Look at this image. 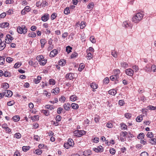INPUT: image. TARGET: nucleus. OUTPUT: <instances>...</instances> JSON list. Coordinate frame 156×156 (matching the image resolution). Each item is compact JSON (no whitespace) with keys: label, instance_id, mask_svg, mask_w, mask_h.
Segmentation results:
<instances>
[{"label":"nucleus","instance_id":"f257e3e1","mask_svg":"<svg viewBox=\"0 0 156 156\" xmlns=\"http://www.w3.org/2000/svg\"><path fill=\"white\" fill-rule=\"evenodd\" d=\"M144 14L142 12H138L136 13L132 18V21L135 23H139L144 17Z\"/></svg>","mask_w":156,"mask_h":156},{"label":"nucleus","instance_id":"f03ea898","mask_svg":"<svg viewBox=\"0 0 156 156\" xmlns=\"http://www.w3.org/2000/svg\"><path fill=\"white\" fill-rule=\"evenodd\" d=\"M17 30L18 32L20 34L23 33L25 34L27 31V30L26 28V27L24 25H23L22 27L18 26L17 27Z\"/></svg>","mask_w":156,"mask_h":156},{"label":"nucleus","instance_id":"7ed1b4c3","mask_svg":"<svg viewBox=\"0 0 156 156\" xmlns=\"http://www.w3.org/2000/svg\"><path fill=\"white\" fill-rule=\"evenodd\" d=\"M85 132L83 130H76L74 132V135L77 137H80L84 134Z\"/></svg>","mask_w":156,"mask_h":156},{"label":"nucleus","instance_id":"20e7f679","mask_svg":"<svg viewBox=\"0 0 156 156\" xmlns=\"http://www.w3.org/2000/svg\"><path fill=\"white\" fill-rule=\"evenodd\" d=\"M125 72L127 75L132 76L133 75L134 71L131 69L129 68L125 70Z\"/></svg>","mask_w":156,"mask_h":156},{"label":"nucleus","instance_id":"39448f33","mask_svg":"<svg viewBox=\"0 0 156 156\" xmlns=\"http://www.w3.org/2000/svg\"><path fill=\"white\" fill-rule=\"evenodd\" d=\"M13 39V38L9 34H7L5 40L6 41L8 44L10 43L11 41Z\"/></svg>","mask_w":156,"mask_h":156},{"label":"nucleus","instance_id":"423d86ee","mask_svg":"<svg viewBox=\"0 0 156 156\" xmlns=\"http://www.w3.org/2000/svg\"><path fill=\"white\" fill-rule=\"evenodd\" d=\"M3 93H4L5 96L8 97H10L12 95V92L10 90H5V92Z\"/></svg>","mask_w":156,"mask_h":156},{"label":"nucleus","instance_id":"0eeeda50","mask_svg":"<svg viewBox=\"0 0 156 156\" xmlns=\"http://www.w3.org/2000/svg\"><path fill=\"white\" fill-rule=\"evenodd\" d=\"M93 150L95 152H102L103 151V148L101 146H99L97 148H94Z\"/></svg>","mask_w":156,"mask_h":156},{"label":"nucleus","instance_id":"6e6552de","mask_svg":"<svg viewBox=\"0 0 156 156\" xmlns=\"http://www.w3.org/2000/svg\"><path fill=\"white\" fill-rule=\"evenodd\" d=\"M6 43H7V42L5 40V41H2L0 44V51H1L4 49L6 46Z\"/></svg>","mask_w":156,"mask_h":156},{"label":"nucleus","instance_id":"1a4fd4ad","mask_svg":"<svg viewBox=\"0 0 156 156\" xmlns=\"http://www.w3.org/2000/svg\"><path fill=\"white\" fill-rule=\"evenodd\" d=\"M49 16L48 14H45L41 17V19L43 21L46 22L49 19Z\"/></svg>","mask_w":156,"mask_h":156},{"label":"nucleus","instance_id":"9d476101","mask_svg":"<svg viewBox=\"0 0 156 156\" xmlns=\"http://www.w3.org/2000/svg\"><path fill=\"white\" fill-rule=\"evenodd\" d=\"M57 53V50L56 49H55L51 52L49 55L50 57H54L55 56Z\"/></svg>","mask_w":156,"mask_h":156},{"label":"nucleus","instance_id":"9b49d317","mask_svg":"<svg viewBox=\"0 0 156 156\" xmlns=\"http://www.w3.org/2000/svg\"><path fill=\"white\" fill-rule=\"evenodd\" d=\"M122 26L125 28H127L128 27H131V24L129 22L127 21H125L123 22Z\"/></svg>","mask_w":156,"mask_h":156},{"label":"nucleus","instance_id":"f8f14e48","mask_svg":"<svg viewBox=\"0 0 156 156\" xmlns=\"http://www.w3.org/2000/svg\"><path fill=\"white\" fill-rule=\"evenodd\" d=\"M144 69L147 72H151V65L150 64L147 65Z\"/></svg>","mask_w":156,"mask_h":156},{"label":"nucleus","instance_id":"ddd939ff","mask_svg":"<svg viewBox=\"0 0 156 156\" xmlns=\"http://www.w3.org/2000/svg\"><path fill=\"white\" fill-rule=\"evenodd\" d=\"M74 74L71 73L67 74L66 76V79L69 80H71L74 78Z\"/></svg>","mask_w":156,"mask_h":156},{"label":"nucleus","instance_id":"4468645a","mask_svg":"<svg viewBox=\"0 0 156 156\" xmlns=\"http://www.w3.org/2000/svg\"><path fill=\"white\" fill-rule=\"evenodd\" d=\"M90 86L93 89V91H95V89L98 88V85L95 83H92L90 84Z\"/></svg>","mask_w":156,"mask_h":156},{"label":"nucleus","instance_id":"2eb2a0df","mask_svg":"<svg viewBox=\"0 0 156 156\" xmlns=\"http://www.w3.org/2000/svg\"><path fill=\"white\" fill-rule=\"evenodd\" d=\"M63 107L65 110L68 111L70 108V105L69 103H66L64 104Z\"/></svg>","mask_w":156,"mask_h":156},{"label":"nucleus","instance_id":"dca6fc26","mask_svg":"<svg viewBox=\"0 0 156 156\" xmlns=\"http://www.w3.org/2000/svg\"><path fill=\"white\" fill-rule=\"evenodd\" d=\"M108 93L109 94L112 95H115L117 93L116 90L115 89H111L108 91Z\"/></svg>","mask_w":156,"mask_h":156},{"label":"nucleus","instance_id":"f3484780","mask_svg":"<svg viewBox=\"0 0 156 156\" xmlns=\"http://www.w3.org/2000/svg\"><path fill=\"white\" fill-rule=\"evenodd\" d=\"M119 78V76L117 75H112L110 77V79L112 81H114L115 79L118 80Z\"/></svg>","mask_w":156,"mask_h":156},{"label":"nucleus","instance_id":"a211bd4d","mask_svg":"<svg viewBox=\"0 0 156 156\" xmlns=\"http://www.w3.org/2000/svg\"><path fill=\"white\" fill-rule=\"evenodd\" d=\"M41 79V77L40 76H37V78H35L34 79V82L36 84L40 82V81Z\"/></svg>","mask_w":156,"mask_h":156},{"label":"nucleus","instance_id":"6ab92c4d","mask_svg":"<svg viewBox=\"0 0 156 156\" xmlns=\"http://www.w3.org/2000/svg\"><path fill=\"white\" fill-rule=\"evenodd\" d=\"M9 25L8 23H3L0 24V27L2 28H5L7 27Z\"/></svg>","mask_w":156,"mask_h":156},{"label":"nucleus","instance_id":"aec40b11","mask_svg":"<svg viewBox=\"0 0 156 156\" xmlns=\"http://www.w3.org/2000/svg\"><path fill=\"white\" fill-rule=\"evenodd\" d=\"M66 63V61L64 59L61 60L58 62L59 65L61 66L65 65Z\"/></svg>","mask_w":156,"mask_h":156},{"label":"nucleus","instance_id":"412c9836","mask_svg":"<svg viewBox=\"0 0 156 156\" xmlns=\"http://www.w3.org/2000/svg\"><path fill=\"white\" fill-rule=\"evenodd\" d=\"M39 116L38 115H35L31 117V119L33 121H35L39 120Z\"/></svg>","mask_w":156,"mask_h":156},{"label":"nucleus","instance_id":"4be33fe9","mask_svg":"<svg viewBox=\"0 0 156 156\" xmlns=\"http://www.w3.org/2000/svg\"><path fill=\"white\" fill-rule=\"evenodd\" d=\"M71 107L73 109H77L79 108V105L75 103H73L71 104Z\"/></svg>","mask_w":156,"mask_h":156},{"label":"nucleus","instance_id":"5701e85b","mask_svg":"<svg viewBox=\"0 0 156 156\" xmlns=\"http://www.w3.org/2000/svg\"><path fill=\"white\" fill-rule=\"evenodd\" d=\"M144 115H140L139 116H137L136 118V120L137 122H141L143 120V117Z\"/></svg>","mask_w":156,"mask_h":156},{"label":"nucleus","instance_id":"b1692460","mask_svg":"<svg viewBox=\"0 0 156 156\" xmlns=\"http://www.w3.org/2000/svg\"><path fill=\"white\" fill-rule=\"evenodd\" d=\"M91 151L90 150L84 151L83 152V154L85 156H88L91 154Z\"/></svg>","mask_w":156,"mask_h":156},{"label":"nucleus","instance_id":"393cba45","mask_svg":"<svg viewBox=\"0 0 156 156\" xmlns=\"http://www.w3.org/2000/svg\"><path fill=\"white\" fill-rule=\"evenodd\" d=\"M40 5L43 7H45V6L48 5V3L46 0H43L42 2L40 4Z\"/></svg>","mask_w":156,"mask_h":156},{"label":"nucleus","instance_id":"a878e982","mask_svg":"<svg viewBox=\"0 0 156 156\" xmlns=\"http://www.w3.org/2000/svg\"><path fill=\"white\" fill-rule=\"evenodd\" d=\"M67 142L69 145H70L71 147L73 146L74 144L73 141L72 139H69Z\"/></svg>","mask_w":156,"mask_h":156},{"label":"nucleus","instance_id":"bb28decb","mask_svg":"<svg viewBox=\"0 0 156 156\" xmlns=\"http://www.w3.org/2000/svg\"><path fill=\"white\" fill-rule=\"evenodd\" d=\"M121 66L122 67L125 68H127L128 67V64L126 62H122L120 63Z\"/></svg>","mask_w":156,"mask_h":156},{"label":"nucleus","instance_id":"cd10ccee","mask_svg":"<svg viewBox=\"0 0 156 156\" xmlns=\"http://www.w3.org/2000/svg\"><path fill=\"white\" fill-rule=\"evenodd\" d=\"M44 58V56L42 55H38L36 57V59L39 62Z\"/></svg>","mask_w":156,"mask_h":156},{"label":"nucleus","instance_id":"c85d7f7f","mask_svg":"<svg viewBox=\"0 0 156 156\" xmlns=\"http://www.w3.org/2000/svg\"><path fill=\"white\" fill-rule=\"evenodd\" d=\"M59 92V89L58 87H56L52 90V93L54 94H58Z\"/></svg>","mask_w":156,"mask_h":156},{"label":"nucleus","instance_id":"c756f323","mask_svg":"<svg viewBox=\"0 0 156 156\" xmlns=\"http://www.w3.org/2000/svg\"><path fill=\"white\" fill-rule=\"evenodd\" d=\"M76 96L75 95H71L70 97V100L72 101H74L76 100Z\"/></svg>","mask_w":156,"mask_h":156},{"label":"nucleus","instance_id":"7c9ffc66","mask_svg":"<svg viewBox=\"0 0 156 156\" xmlns=\"http://www.w3.org/2000/svg\"><path fill=\"white\" fill-rule=\"evenodd\" d=\"M87 59L89 60L91 59L92 58V54L90 52H88L87 50Z\"/></svg>","mask_w":156,"mask_h":156},{"label":"nucleus","instance_id":"2f4dec72","mask_svg":"<svg viewBox=\"0 0 156 156\" xmlns=\"http://www.w3.org/2000/svg\"><path fill=\"white\" fill-rule=\"evenodd\" d=\"M29 37H34L36 36V34L34 32H32L28 34Z\"/></svg>","mask_w":156,"mask_h":156},{"label":"nucleus","instance_id":"473e14b6","mask_svg":"<svg viewBox=\"0 0 156 156\" xmlns=\"http://www.w3.org/2000/svg\"><path fill=\"white\" fill-rule=\"evenodd\" d=\"M85 66L83 63H81L80 64L78 68V70L80 71H82V69L84 68Z\"/></svg>","mask_w":156,"mask_h":156},{"label":"nucleus","instance_id":"72a5a7b5","mask_svg":"<svg viewBox=\"0 0 156 156\" xmlns=\"http://www.w3.org/2000/svg\"><path fill=\"white\" fill-rule=\"evenodd\" d=\"M40 42L41 47L42 48L44 47V45L46 43V41L45 39H42L41 40Z\"/></svg>","mask_w":156,"mask_h":156},{"label":"nucleus","instance_id":"f704fd0d","mask_svg":"<svg viewBox=\"0 0 156 156\" xmlns=\"http://www.w3.org/2000/svg\"><path fill=\"white\" fill-rule=\"evenodd\" d=\"M144 135L143 133H140V134L137 137V138L138 139H140L143 138L144 137Z\"/></svg>","mask_w":156,"mask_h":156},{"label":"nucleus","instance_id":"c9c22d12","mask_svg":"<svg viewBox=\"0 0 156 156\" xmlns=\"http://www.w3.org/2000/svg\"><path fill=\"white\" fill-rule=\"evenodd\" d=\"M64 12L65 14L67 15L69 14L70 13L69 7H66V8L65 9Z\"/></svg>","mask_w":156,"mask_h":156},{"label":"nucleus","instance_id":"e433bc0d","mask_svg":"<svg viewBox=\"0 0 156 156\" xmlns=\"http://www.w3.org/2000/svg\"><path fill=\"white\" fill-rule=\"evenodd\" d=\"M12 119L15 122L18 121L20 120V117L18 116H15L13 117Z\"/></svg>","mask_w":156,"mask_h":156},{"label":"nucleus","instance_id":"4c0bfd02","mask_svg":"<svg viewBox=\"0 0 156 156\" xmlns=\"http://www.w3.org/2000/svg\"><path fill=\"white\" fill-rule=\"evenodd\" d=\"M47 60L46 59H43L39 63L41 65L44 66L45 65L47 62Z\"/></svg>","mask_w":156,"mask_h":156},{"label":"nucleus","instance_id":"58836bf2","mask_svg":"<svg viewBox=\"0 0 156 156\" xmlns=\"http://www.w3.org/2000/svg\"><path fill=\"white\" fill-rule=\"evenodd\" d=\"M30 148V147L29 146H24L22 147V150L24 151H27Z\"/></svg>","mask_w":156,"mask_h":156},{"label":"nucleus","instance_id":"ea45409f","mask_svg":"<svg viewBox=\"0 0 156 156\" xmlns=\"http://www.w3.org/2000/svg\"><path fill=\"white\" fill-rule=\"evenodd\" d=\"M86 23L84 21H82L80 24V28L81 29H83L85 26Z\"/></svg>","mask_w":156,"mask_h":156},{"label":"nucleus","instance_id":"a19ab883","mask_svg":"<svg viewBox=\"0 0 156 156\" xmlns=\"http://www.w3.org/2000/svg\"><path fill=\"white\" fill-rule=\"evenodd\" d=\"M149 142L152 144H156V139L154 138L153 139H150Z\"/></svg>","mask_w":156,"mask_h":156},{"label":"nucleus","instance_id":"79ce46f5","mask_svg":"<svg viewBox=\"0 0 156 156\" xmlns=\"http://www.w3.org/2000/svg\"><path fill=\"white\" fill-rule=\"evenodd\" d=\"M5 62V58L3 57L0 56V64L3 65Z\"/></svg>","mask_w":156,"mask_h":156},{"label":"nucleus","instance_id":"37998d69","mask_svg":"<svg viewBox=\"0 0 156 156\" xmlns=\"http://www.w3.org/2000/svg\"><path fill=\"white\" fill-rule=\"evenodd\" d=\"M147 136L148 137L150 138H152L153 137L154 135L153 133L151 132H149L147 133Z\"/></svg>","mask_w":156,"mask_h":156},{"label":"nucleus","instance_id":"c03bdc74","mask_svg":"<svg viewBox=\"0 0 156 156\" xmlns=\"http://www.w3.org/2000/svg\"><path fill=\"white\" fill-rule=\"evenodd\" d=\"M72 48L69 46H67L66 48V51L68 53H69L71 51Z\"/></svg>","mask_w":156,"mask_h":156},{"label":"nucleus","instance_id":"a18cd8bd","mask_svg":"<svg viewBox=\"0 0 156 156\" xmlns=\"http://www.w3.org/2000/svg\"><path fill=\"white\" fill-rule=\"evenodd\" d=\"M45 107V108L48 109H50L51 110L54 109V108L52 106L49 105H46Z\"/></svg>","mask_w":156,"mask_h":156},{"label":"nucleus","instance_id":"49530a36","mask_svg":"<svg viewBox=\"0 0 156 156\" xmlns=\"http://www.w3.org/2000/svg\"><path fill=\"white\" fill-rule=\"evenodd\" d=\"M94 5L93 3V2H90L87 5V8L89 9H92Z\"/></svg>","mask_w":156,"mask_h":156},{"label":"nucleus","instance_id":"de8ad7c7","mask_svg":"<svg viewBox=\"0 0 156 156\" xmlns=\"http://www.w3.org/2000/svg\"><path fill=\"white\" fill-rule=\"evenodd\" d=\"M42 112L46 116H48L49 115V111L47 110H43L42 111Z\"/></svg>","mask_w":156,"mask_h":156},{"label":"nucleus","instance_id":"09e8293b","mask_svg":"<svg viewBox=\"0 0 156 156\" xmlns=\"http://www.w3.org/2000/svg\"><path fill=\"white\" fill-rule=\"evenodd\" d=\"M132 68L134 70L135 72H137L139 70V68L138 66L136 65L133 66Z\"/></svg>","mask_w":156,"mask_h":156},{"label":"nucleus","instance_id":"8fccbe9b","mask_svg":"<svg viewBox=\"0 0 156 156\" xmlns=\"http://www.w3.org/2000/svg\"><path fill=\"white\" fill-rule=\"evenodd\" d=\"M90 40L93 43H95L96 42V40L93 36H91L90 37Z\"/></svg>","mask_w":156,"mask_h":156},{"label":"nucleus","instance_id":"3c124183","mask_svg":"<svg viewBox=\"0 0 156 156\" xmlns=\"http://www.w3.org/2000/svg\"><path fill=\"white\" fill-rule=\"evenodd\" d=\"M49 82V84L51 85H54L55 84V81L53 79H50Z\"/></svg>","mask_w":156,"mask_h":156},{"label":"nucleus","instance_id":"603ef678","mask_svg":"<svg viewBox=\"0 0 156 156\" xmlns=\"http://www.w3.org/2000/svg\"><path fill=\"white\" fill-rule=\"evenodd\" d=\"M120 71L119 69H115L114 70V73L115 75H117L119 76V75L120 74Z\"/></svg>","mask_w":156,"mask_h":156},{"label":"nucleus","instance_id":"864d4df0","mask_svg":"<svg viewBox=\"0 0 156 156\" xmlns=\"http://www.w3.org/2000/svg\"><path fill=\"white\" fill-rule=\"evenodd\" d=\"M3 87L6 89H7L9 87V85L7 83H4L2 84Z\"/></svg>","mask_w":156,"mask_h":156},{"label":"nucleus","instance_id":"5fc2aeb1","mask_svg":"<svg viewBox=\"0 0 156 156\" xmlns=\"http://www.w3.org/2000/svg\"><path fill=\"white\" fill-rule=\"evenodd\" d=\"M131 114L129 113H126L125 114V116L127 119H129L131 117Z\"/></svg>","mask_w":156,"mask_h":156},{"label":"nucleus","instance_id":"6e6d98bb","mask_svg":"<svg viewBox=\"0 0 156 156\" xmlns=\"http://www.w3.org/2000/svg\"><path fill=\"white\" fill-rule=\"evenodd\" d=\"M99 138L97 137H95L93 140V142L96 143H98L99 141Z\"/></svg>","mask_w":156,"mask_h":156},{"label":"nucleus","instance_id":"4d7b16f0","mask_svg":"<svg viewBox=\"0 0 156 156\" xmlns=\"http://www.w3.org/2000/svg\"><path fill=\"white\" fill-rule=\"evenodd\" d=\"M36 153L38 155H40L42 153V151L40 149H37L35 150Z\"/></svg>","mask_w":156,"mask_h":156},{"label":"nucleus","instance_id":"13d9d810","mask_svg":"<svg viewBox=\"0 0 156 156\" xmlns=\"http://www.w3.org/2000/svg\"><path fill=\"white\" fill-rule=\"evenodd\" d=\"M151 71H152L153 72H156V66L154 65H153L151 67Z\"/></svg>","mask_w":156,"mask_h":156},{"label":"nucleus","instance_id":"bf43d9fd","mask_svg":"<svg viewBox=\"0 0 156 156\" xmlns=\"http://www.w3.org/2000/svg\"><path fill=\"white\" fill-rule=\"evenodd\" d=\"M14 137L16 138L19 139L21 137V135L19 133H16L14 135Z\"/></svg>","mask_w":156,"mask_h":156},{"label":"nucleus","instance_id":"052dcab7","mask_svg":"<svg viewBox=\"0 0 156 156\" xmlns=\"http://www.w3.org/2000/svg\"><path fill=\"white\" fill-rule=\"evenodd\" d=\"M55 119L56 121L59 122L61 120V117L60 115H58L56 116Z\"/></svg>","mask_w":156,"mask_h":156},{"label":"nucleus","instance_id":"680f3d73","mask_svg":"<svg viewBox=\"0 0 156 156\" xmlns=\"http://www.w3.org/2000/svg\"><path fill=\"white\" fill-rule=\"evenodd\" d=\"M21 65V64L20 62L16 63L14 66V67L16 68H17L20 67Z\"/></svg>","mask_w":156,"mask_h":156},{"label":"nucleus","instance_id":"e2e57ef3","mask_svg":"<svg viewBox=\"0 0 156 156\" xmlns=\"http://www.w3.org/2000/svg\"><path fill=\"white\" fill-rule=\"evenodd\" d=\"M149 109L151 110H156V106L154 107L151 105H150L148 107Z\"/></svg>","mask_w":156,"mask_h":156},{"label":"nucleus","instance_id":"0e129e2a","mask_svg":"<svg viewBox=\"0 0 156 156\" xmlns=\"http://www.w3.org/2000/svg\"><path fill=\"white\" fill-rule=\"evenodd\" d=\"M44 31L46 34H49L51 33L50 30L48 28H46L45 30L44 29Z\"/></svg>","mask_w":156,"mask_h":156},{"label":"nucleus","instance_id":"69168bd1","mask_svg":"<svg viewBox=\"0 0 156 156\" xmlns=\"http://www.w3.org/2000/svg\"><path fill=\"white\" fill-rule=\"evenodd\" d=\"M66 100V98L64 96H62L59 99V101L61 102H64Z\"/></svg>","mask_w":156,"mask_h":156},{"label":"nucleus","instance_id":"338daca9","mask_svg":"<svg viewBox=\"0 0 156 156\" xmlns=\"http://www.w3.org/2000/svg\"><path fill=\"white\" fill-rule=\"evenodd\" d=\"M56 16L55 13H53L51 16V20H54L55 19Z\"/></svg>","mask_w":156,"mask_h":156},{"label":"nucleus","instance_id":"774afa93","mask_svg":"<svg viewBox=\"0 0 156 156\" xmlns=\"http://www.w3.org/2000/svg\"><path fill=\"white\" fill-rule=\"evenodd\" d=\"M140 156H148V154L146 152L144 151L141 154Z\"/></svg>","mask_w":156,"mask_h":156}]
</instances>
